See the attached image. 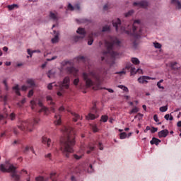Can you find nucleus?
<instances>
[{
	"mask_svg": "<svg viewBox=\"0 0 181 181\" xmlns=\"http://www.w3.org/2000/svg\"><path fill=\"white\" fill-rule=\"evenodd\" d=\"M88 37V46H91V45L94 43V38H93V34H89Z\"/></svg>",
	"mask_w": 181,
	"mask_h": 181,
	"instance_id": "nucleus-29",
	"label": "nucleus"
},
{
	"mask_svg": "<svg viewBox=\"0 0 181 181\" xmlns=\"http://www.w3.org/2000/svg\"><path fill=\"white\" fill-rule=\"evenodd\" d=\"M112 25L114 28L116 29V32H118V30H120L122 33H127V35H129V30H131V26L129 25L126 26H122L121 25V20L119 18H117L116 20H114L112 21Z\"/></svg>",
	"mask_w": 181,
	"mask_h": 181,
	"instance_id": "nucleus-8",
	"label": "nucleus"
},
{
	"mask_svg": "<svg viewBox=\"0 0 181 181\" xmlns=\"http://www.w3.org/2000/svg\"><path fill=\"white\" fill-rule=\"evenodd\" d=\"M127 136H128V135L127 134L126 132H122L119 134V139H125Z\"/></svg>",
	"mask_w": 181,
	"mask_h": 181,
	"instance_id": "nucleus-38",
	"label": "nucleus"
},
{
	"mask_svg": "<svg viewBox=\"0 0 181 181\" xmlns=\"http://www.w3.org/2000/svg\"><path fill=\"white\" fill-rule=\"evenodd\" d=\"M36 124H39V119L24 120L19 122L18 128L21 129V131H28L29 132H32L35 129V125H36Z\"/></svg>",
	"mask_w": 181,
	"mask_h": 181,
	"instance_id": "nucleus-5",
	"label": "nucleus"
},
{
	"mask_svg": "<svg viewBox=\"0 0 181 181\" xmlns=\"http://www.w3.org/2000/svg\"><path fill=\"white\" fill-rule=\"evenodd\" d=\"M55 72L53 70H49L47 74V76L49 78H52V77L54 76Z\"/></svg>",
	"mask_w": 181,
	"mask_h": 181,
	"instance_id": "nucleus-37",
	"label": "nucleus"
},
{
	"mask_svg": "<svg viewBox=\"0 0 181 181\" xmlns=\"http://www.w3.org/2000/svg\"><path fill=\"white\" fill-rule=\"evenodd\" d=\"M54 124L55 125H61L62 124V117L60 115L56 113L54 115Z\"/></svg>",
	"mask_w": 181,
	"mask_h": 181,
	"instance_id": "nucleus-22",
	"label": "nucleus"
},
{
	"mask_svg": "<svg viewBox=\"0 0 181 181\" xmlns=\"http://www.w3.org/2000/svg\"><path fill=\"white\" fill-rule=\"evenodd\" d=\"M36 100L33 99L30 101V105H31V108L32 110H35V106L36 105Z\"/></svg>",
	"mask_w": 181,
	"mask_h": 181,
	"instance_id": "nucleus-40",
	"label": "nucleus"
},
{
	"mask_svg": "<svg viewBox=\"0 0 181 181\" xmlns=\"http://www.w3.org/2000/svg\"><path fill=\"white\" fill-rule=\"evenodd\" d=\"M46 100H47L48 104H50V105H52L51 107V110H52V112H56V109L54 108V102H53V98H52V96L47 95L46 97Z\"/></svg>",
	"mask_w": 181,
	"mask_h": 181,
	"instance_id": "nucleus-18",
	"label": "nucleus"
},
{
	"mask_svg": "<svg viewBox=\"0 0 181 181\" xmlns=\"http://www.w3.org/2000/svg\"><path fill=\"white\" fill-rule=\"evenodd\" d=\"M68 9L69 11H74V6H73V5H71V4L69 3V4H68Z\"/></svg>",
	"mask_w": 181,
	"mask_h": 181,
	"instance_id": "nucleus-54",
	"label": "nucleus"
},
{
	"mask_svg": "<svg viewBox=\"0 0 181 181\" xmlns=\"http://www.w3.org/2000/svg\"><path fill=\"white\" fill-rule=\"evenodd\" d=\"M95 148L93 144H89L88 146L84 144H81L80 150L76 154H74V159L79 160V159H81L84 156L86 149H88L86 151V153L90 154L91 151H94Z\"/></svg>",
	"mask_w": 181,
	"mask_h": 181,
	"instance_id": "nucleus-6",
	"label": "nucleus"
},
{
	"mask_svg": "<svg viewBox=\"0 0 181 181\" xmlns=\"http://www.w3.org/2000/svg\"><path fill=\"white\" fill-rule=\"evenodd\" d=\"M10 119H11V121H13L15 119V114L14 113H11L10 115Z\"/></svg>",
	"mask_w": 181,
	"mask_h": 181,
	"instance_id": "nucleus-64",
	"label": "nucleus"
},
{
	"mask_svg": "<svg viewBox=\"0 0 181 181\" xmlns=\"http://www.w3.org/2000/svg\"><path fill=\"white\" fill-rule=\"evenodd\" d=\"M160 142H162V141L160 139L153 137L152 139V140L150 141V144H151V145L158 146V145H159V144H160Z\"/></svg>",
	"mask_w": 181,
	"mask_h": 181,
	"instance_id": "nucleus-27",
	"label": "nucleus"
},
{
	"mask_svg": "<svg viewBox=\"0 0 181 181\" xmlns=\"http://www.w3.org/2000/svg\"><path fill=\"white\" fill-rule=\"evenodd\" d=\"M126 71H120L118 72H116V74H119L120 76H122V74H126Z\"/></svg>",
	"mask_w": 181,
	"mask_h": 181,
	"instance_id": "nucleus-62",
	"label": "nucleus"
},
{
	"mask_svg": "<svg viewBox=\"0 0 181 181\" xmlns=\"http://www.w3.org/2000/svg\"><path fill=\"white\" fill-rule=\"evenodd\" d=\"M139 112V108L137 107H134L130 112L129 114H136V112Z\"/></svg>",
	"mask_w": 181,
	"mask_h": 181,
	"instance_id": "nucleus-36",
	"label": "nucleus"
},
{
	"mask_svg": "<svg viewBox=\"0 0 181 181\" xmlns=\"http://www.w3.org/2000/svg\"><path fill=\"white\" fill-rule=\"evenodd\" d=\"M91 112L92 113H89L88 116H86V119H95V118H98V115L97 114V107L95 105H93Z\"/></svg>",
	"mask_w": 181,
	"mask_h": 181,
	"instance_id": "nucleus-12",
	"label": "nucleus"
},
{
	"mask_svg": "<svg viewBox=\"0 0 181 181\" xmlns=\"http://www.w3.org/2000/svg\"><path fill=\"white\" fill-rule=\"evenodd\" d=\"M67 111H68V112H70V114H71V115H73L74 121H75V122H76V121H78V119H83V117H80V115H78L74 112H71L69 110H68Z\"/></svg>",
	"mask_w": 181,
	"mask_h": 181,
	"instance_id": "nucleus-23",
	"label": "nucleus"
},
{
	"mask_svg": "<svg viewBox=\"0 0 181 181\" xmlns=\"http://www.w3.org/2000/svg\"><path fill=\"white\" fill-rule=\"evenodd\" d=\"M45 157L46 159H49V160H52V153H48L47 154H45Z\"/></svg>",
	"mask_w": 181,
	"mask_h": 181,
	"instance_id": "nucleus-50",
	"label": "nucleus"
},
{
	"mask_svg": "<svg viewBox=\"0 0 181 181\" xmlns=\"http://www.w3.org/2000/svg\"><path fill=\"white\" fill-rule=\"evenodd\" d=\"M76 33L81 35H76L73 37V40L75 42H78L79 40H81V39H84V37H86V30L84 28H78V30H76Z\"/></svg>",
	"mask_w": 181,
	"mask_h": 181,
	"instance_id": "nucleus-11",
	"label": "nucleus"
},
{
	"mask_svg": "<svg viewBox=\"0 0 181 181\" xmlns=\"http://www.w3.org/2000/svg\"><path fill=\"white\" fill-rule=\"evenodd\" d=\"M25 103H26V98H23L20 103H17L18 107H19V108L22 107V105H23V104H25Z\"/></svg>",
	"mask_w": 181,
	"mask_h": 181,
	"instance_id": "nucleus-39",
	"label": "nucleus"
},
{
	"mask_svg": "<svg viewBox=\"0 0 181 181\" xmlns=\"http://www.w3.org/2000/svg\"><path fill=\"white\" fill-rule=\"evenodd\" d=\"M105 46L107 47V51L103 52L102 61L107 60L108 56H110L112 60L119 57L121 54L115 51L121 47V41L118 38L113 36L107 37V39L105 40Z\"/></svg>",
	"mask_w": 181,
	"mask_h": 181,
	"instance_id": "nucleus-2",
	"label": "nucleus"
},
{
	"mask_svg": "<svg viewBox=\"0 0 181 181\" xmlns=\"http://www.w3.org/2000/svg\"><path fill=\"white\" fill-rule=\"evenodd\" d=\"M171 4L175 5L177 9H181V3L179 0H171Z\"/></svg>",
	"mask_w": 181,
	"mask_h": 181,
	"instance_id": "nucleus-28",
	"label": "nucleus"
},
{
	"mask_svg": "<svg viewBox=\"0 0 181 181\" xmlns=\"http://www.w3.org/2000/svg\"><path fill=\"white\" fill-rule=\"evenodd\" d=\"M38 105L41 108V110H40L38 112H44L45 115H47V114H49V109H47V107L43 105V103H42V101L40 100L38 101Z\"/></svg>",
	"mask_w": 181,
	"mask_h": 181,
	"instance_id": "nucleus-17",
	"label": "nucleus"
},
{
	"mask_svg": "<svg viewBox=\"0 0 181 181\" xmlns=\"http://www.w3.org/2000/svg\"><path fill=\"white\" fill-rule=\"evenodd\" d=\"M23 173H25V175H27V177L25 178V181H30V175H29V174H28V171H26V170H22L21 172V175H23Z\"/></svg>",
	"mask_w": 181,
	"mask_h": 181,
	"instance_id": "nucleus-32",
	"label": "nucleus"
},
{
	"mask_svg": "<svg viewBox=\"0 0 181 181\" xmlns=\"http://www.w3.org/2000/svg\"><path fill=\"white\" fill-rule=\"evenodd\" d=\"M33 93H34L33 90H29L28 94V97L29 98H30V97H32L33 95Z\"/></svg>",
	"mask_w": 181,
	"mask_h": 181,
	"instance_id": "nucleus-56",
	"label": "nucleus"
},
{
	"mask_svg": "<svg viewBox=\"0 0 181 181\" xmlns=\"http://www.w3.org/2000/svg\"><path fill=\"white\" fill-rule=\"evenodd\" d=\"M54 86L58 87L57 95L62 97L64 93V90H69L70 87V77L66 76L63 81L59 82L57 85L55 83H49L47 88L48 90H52Z\"/></svg>",
	"mask_w": 181,
	"mask_h": 181,
	"instance_id": "nucleus-4",
	"label": "nucleus"
},
{
	"mask_svg": "<svg viewBox=\"0 0 181 181\" xmlns=\"http://www.w3.org/2000/svg\"><path fill=\"white\" fill-rule=\"evenodd\" d=\"M78 83H80V79L78 78L74 80V86H77V84H78Z\"/></svg>",
	"mask_w": 181,
	"mask_h": 181,
	"instance_id": "nucleus-58",
	"label": "nucleus"
},
{
	"mask_svg": "<svg viewBox=\"0 0 181 181\" xmlns=\"http://www.w3.org/2000/svg\"><path fill=\"white\" fill-rule=\"evenodd\" d=\"M8 117V114H5L4 115H0V122H2V119H5Z\"/></svg>",
	"mask_w": 181,
	"mask_h": 181,
	"instance_id": "nucleus-52",
	"label": "nucleus"
},
{
	"mask_svg": "<svg viewBox=\"0 0 181 181\" xmlns=\"http://www.w3.org/2000/svg\"><path fill=\"white\" fill-rule=\"evenodd\" d=\"M132 13H134V10H130L124 14V16L126 18H128V16H131V15H132Z\"/></svg>",
	"mask_w": 181,
	"mask_h": 181,
	"instance_id": "nucleus-48",
	"label": "nucleus"
},
{
	"mask_svg": "<svg viewBox=\"0 0 181 181\" xmlns=\"http://www.w3.org/2000/svg\"><path fill=\"white\" fill-rule=\"evenodd\" d=\"M148 80H155V78H152L148 76H141L137 79L140 84H148Z\"/></svg>",
	"mask_w": 181,
	"mask_h": 181,
	"instance_id": "nucleus-14",
	"label": "nucleus"
},
{
	"mask_svg": "<svg viewBox=\"0 0 181 181\" xmlns=\"http://www.w3.org/2000/svg\"><path fill=\"white\" fill-rule=\"evenodd\" d=\"M28 88H30L29 86H28L26 85H23L21 86V91H26L28 90Z\"/></svg>",
	"mask_w": 181,
	"mask_h": 181,
	"instance_id": "nucleus-51",
	"label": "nucleus"
},
{
	"mask_svg": "<svg viewBox=\"0 0 181 181\" xmlns=\"http://www.w3.org/2000/svg\"><path fill=\"white\" fill-rule=\"evenodd\" d=\"M169 134V130L163 129L158 133L159 138H166Z\"/></svg>",
	"mask_w": 181,
	"mask_h": 181,
	"instance_id": "nucleus-20",
	"label": "nucleus"
},
{
	"mask_svg": "<svg viewBox=\"0 0 181 181\" xmlns=\"http://www.w3.org/2000/svg\"><path fill=\"white\" fill-rule=\"evenodd\" d=\"M42 142L44 144V145H47V146H50V144L52 143V141L50 139H48L46 136H43L42 139Z\"/></svg>",
	"mask_w": 181,
	"mask_h": 181,
	"instance_id": "nucleus-26",
	"label": "nucleus"
},
{
	"mask_svg": "<svg viewBox=\"0 0 181 181\" xmlns=\"http://www.w3.org/2000/svg\"><path fill=\"white\" fill-rule=\"evenodd\" d=\"M100 121H102V122H107L108 121V116L103 115L101 117Z\"/></svg>",
	"mask_w": 181,
	"mask_h": 181,
	"instance_id": "nucleus-41",
	"label": "nucleus"
},
{
	"mask_svg": "<svg viewBox=\"0 0 181 181\" xmlns=\"http://www.w3.org/2000/svg\"><path fill=\"white\" fill-rule=\"evenodd\" d=\"M26 83L28 85L30 88H32L36 86V82L33 78H28L26 81Z\"/></svg>",
	"mask_w": 181,
	"mask_h": 181,
	"instance_id": "nucleus-24",
	"label": "nucleus"
},
{
	"mask_svg": "<svg viewBox=\"0 0 181 181\" xmlns=\"http://www.w3.org/2000/svg\"><path fill=\"white\" fill-rule=\"evenodd\" d=\"M133 5L138 8H143L144 9H146L149 5V3H148L146 1H141L139 2H134Z\"/></svg>",
	"mask_w": 181,
	"mask_h": 181,
	"instance_id": "nucleus-15",
	"label": "nucleus"
},
{
	"mask_svg": "<svg viewBox=\"0 0 181 181\" xmlns=\"http://www.w3.org/2000/svg\"><path fill=\"white\" fill-rule=\"evenodd\" d=\"M160 111L161 112H166L168 111V106H163L160 107Z\"/></svg>",
	"mask_w": 181,
	"mask_h": 181,
	"instance_id": "nucleus-45",
	"label": "nucleus"
},
{
	"mask_svg": "<svg viewBox=\"0 0 181 181\" xmlns=\"http://www.w3.org/2000/svg\"><path fill=\"white\" fill-rule=\"evenodd\" d=\"M35 180L36 181H47V179H45V177L40 176V177H37L35 178Z\"/></svg>",
	"mask_w": 181,
	"mask_h": 181,
	"instance_id": "nucleus-47",
	"label": "nucleus"
},
{
	"mask_svg": "<svg viewBox=\"0 0 181 181\" xmlns=\"http://www.w3.org/2000/svg\"><path fill=\"white\" fill-rule=\"evenodd\" d=\"M90 35H93V36H95V37H98V36H100L101 35V33L100 31L95 32L94 33H90Z\"/></svg>",
	"mask_w": 181,
	"mask_h": 181,
	"instance_id": "nucleus-53",
	"label": "nucleus"
},
{
	"mask_svg": "<svg viewBox=\"0 0 181 181\" xmlns=\"http://www.w3.org/2000/svg\"><path fill=\"white\" fill-rule=\"evenodd\" d=\"M153 46L156 49H160L162 45L159 42H153Z\"/></svg>",
	"mask_w": 181,
	"mask_h": 181,
	"instance_id": "nucleus-46",
	"label": "nucleus"
},
{
	"mask_svg": "<svg viewBox=\"0 0 181 181\" xmlns=\"http://www.w3.org/2000/svg\"><path fill=\"white\" fill-rule=\"evenodd\" d=\"M118 87H119V88H121L122 90H123V91H125L126 93H128V91H129V90H128L127 86H124L122 85H120Z\"/></svg>",
	"mask_w": 181,
	"mask_h": 181,
	"instance_id": "nucleus-43",
	"label": "nucleus"
},
{
	"mask_svg": "<svg viewBox=\"0 0 181 181\" xmlns=\"http://www.w3.org/2000/svg\"><path fill=\"white\" fill-rule=\"evenodd\" d=\"M61 131L64 135L60 141L61 151L65 155L66 158H69V153H71L74 151L73 147L76 144L74 136H73L74 130L71 127L63 126Z\"/></svg>",
	"mask_w": 181,
	"mask_h": 181,
	"instance_id": "nucleus-1",
	"label": "nucleus"
},
{
	"mask_svg": "<svg viewBox=\"0 0 181 181\" xmlns=\"http://www.w3.org/2000/svg\"><path fill=\"white\" fill-rule=\"evenodd\" d=\"M132 62L133 63V64H139V63H141V62L139 61V59L136 57H132L131 59Z\"/></svg>",
	"mask_w": 181,
	"mask_h": 181,
	"instance_id": "nucleus-33",
	"label": "nucleus"
},
{
	"mask_svg": "<svg viewBox=\"0 0 181 181\" xmlns=\"http://www.w3.org/2000/svg\"><path fill=\"white\" fill-rule=\"evenodd\" d=\"M141 26V21L140 20H136L134 21L133 25H132V30H133V34L132 35L135 38V39H139L141 37V33H142V30H139V34L135 33V30L137 29V26Z\"/></svg>",
	"mask_w": 181,
	"mask_h": 181,
	"instance_id": "nucleus-9",
	"label": "nucleus"
},
{
	"mask_svg": "<svg viewBox=\"0 0 181 181\" xmlns=\"http://www.w3.org/2000/svg\"><path fill=\"white\" fill-rule=\"evenodd\" d=\"M98 148H99L100 151H103L104 147H103V144L101 142H99Z\"/></svg>",
	"mask_w": 181,
	"mask_h": 181,
	"instance_id": "nucleus-63",
	"label": "nucleus"
},
{
	"mask_svg": "<svg viewBox=\"0 0 181 181\" xmlns=\"http://www.w3.org/2000/svg\"><path fill=\"white\" fill-rule=\"evenodd\" d=\"M171 67L173 70H177V69H179V66H177V62H172Z\"/></svg>",
	"mask_w": 181,
	"mask_h": 181,
	"instance_id": "nucleus-35",
	"label": "nucleus"
},
{
	"mask_svg": "<svg viewBox=\"0 0 181 181\" xmlns=\"http://www.w3.org/2000/svg\"><path fill=\"white\" fill-rule=\"evenodd\" d=\"M29 151H31V152H33V153H35V149H33V147L29 146H27L25 147L23 152H25V153H26V152H29Z\"/></svg>",
	"mask_w": 181,
	"mask_h": 181,
	"instance_id": "nucleus-30",
	"label": "nucleus"
},
{
	"mask_svg": "<svg viewBox=\"0 0 181 181\" xmlns=\"http://www.w3.org/2000/svg\"><path fill=\"white\" fill-rule=\"evenodd\" d=\"M158 132V128L156 127H152V129H151V134H155V132Z\"/></svg>",
	"mask_w": 181,
	"mask_h": 181,
	"instance_id": "nucleus-57",
	"label": "nucleus"
},
{
	"mask_svg": "<svg viewBox=\"0 0 181 181\" xmlns=\"http://www.w3.org/2000/svg\"><path fill=\"white\" fill-rule=\"evenodd\" d=\"M49 18L54 22L59 21V14L57 13H54L53 11L49 12Z\"/></svg>",
	"mask_w": 181,
	"mask_h": 181,
	"instance_id": "nucleus-19",
	"label": "nucleus"
},
{
	"mask_svg": "<svg viewBox=\"0 0 181 181\" xmlns=\"http://www.w3.org/2000/svg\"><path fill=\"white\" fill-rule=\"evenodd\" d=\"M27 53H28V54H29L30 57H32L34 52H33V51H31L30 49H27Z\"/></svg>",
	"mask_w": 181,
	"mask_h": 181,
	"instance_id": "nucleus-55",
	"label": "nucleus"
},
{
	"mask_svg": "<svg viewBox=\"0 0 181 181\" xmlns=\"http://www.w3.org/2000/svg\"><path fill=\"white\" fill-rule=\"evenodd\" d=\"M13 91H14L16 95L21 96V88H19V85L16 84L15 86L12 88Z\"/></svg>",
	"mask_w": 181,
	"mask_h": 181,
	"instance_id": "nucleus-25",
	"label": "nucleus"
},
{
	"mask_svg": "<svg viewBox=\"0 0 181 181\" xmlns=\"http://www.w3.org/2000/svg\"><path fill=\"white\" fill-rule=\"evenodd\" d=\"M126 69H127V70H131L132 74H133V73H134V74H136V73H142V69H136L135 67H134V65H132V64H131L130 62H128L126 64Z\"/></svg>",
	"mask_w": 181,
	"mask_h": 181,
	"instance_id": "nucleus-13",
	"label": "nucleus"
},
{
	"mask_svg": "<svg viewBox=\"0 0 181 181\" xmlns=\"http://www.w3.org/2000/svg\"><path fill=\"white\" fill-rule=\"evenodd\" d=\"M66 71H68V73H69V74H73V76H74L75 77H77V76H78V69L73 66L67 67Z\"/></svg>",
	"mask_w": 181,
	"mask_h": 181,
	"instance_id": "nucleus-16",
	"label": "nucleus"
},
{
	"mask_svg": "<svg viewBox=\"0 0 181 181\" xmlns=\"http://www.w3.org/2000/svg\"><path fill=\"white\" fill-rule=\"evenodd\" d=\"M139 117V119H142V117H144V114L142 113H138L137 115L134 116V119H136V117Z\"/></svg>",
	"mask_w": 181,
	"mask_h": 181,
	"instance_id": "nucleus-49",
	"label": "nucleus"
},
{
	"mask_svg": "<svg viewBox=\"0 0 181 181\" xmlns=\"http://www.w3.org/2000/svg\"><path fill=\"white\" fill-rule=\"evenodd\" d=\"M62 66H71V63L70 62V61H64L62 63Z\"/></svg>",
	"mask_w": 181,
	"mask_h": 181,
	"instance_id": "nucleus-44",
	"label": "nucleus"
},
{
	"mask_svg": "<svg viewBox=\"0 0 181 181\" xmlns=\"http://www.w3.org/2000/svg\"><path fill=\"white\" fill-rule=\"evenodd\" d=\"M78 60H81L82 62H86V58L84 56H79L77 57Z\"/></svg>",
	"mask_w": 181,
	"mask_h": 181,
	"instance_id": "nucleus-59",
	"label": "nucleus"
},
{
	"mask_svg": "<svg viewBox=\"0 0 181 181\" xmlns=\"http://www.w3.org/2000/svg\"><path fill=\"white\" fill-rule=\"evenodd\" d=\"M54 37L51 40L52 43H57L59 42V36L60 35V33L59 31L54 30Z\"/></svg>",
	"mask_w": 181,
	"mask_h": 181,
	"instance_id": "nucleus-21",
	"label": "nucleus"
},
{
	"mask_svg": "<svg viewBox=\"0 0 181 181\" xmlns=\"http://www.w3.org/2000/svg\"><path fill=\"white\" fill-rule=\"evenodd\" d=\"M110 28L109 25H105L102 29V32H110Z\"/></svg>",
	"mask_w": 181,
	"mask_h": 181,
	"instance_id": "nucleus-42",
	"label": "nucleus"
},
{
	"mask_svg": "<svg viewBox=\"0 0 181 181\" xmlns=\"http://www.w3.org/2000/svg\"><path fill=\"white\" fill-rule=\"evenodd\" d=\"M0 170L1 172H11L12 173V178L15 181L21 180V176L16 174V168L13 166V165H5L4 164H0Z\"/></svg>",
	"mask_w": 181,
	"mask_h": 181,
	"instance_id": "nucleus-7",
	"label": "nucleus"
},
{
	"mask_svg": "<svg viewBox=\"0 0 181 181\" xmlns=\"http://www.w3.org/2000/svg\"><path fill=\"white\" fill-rule=\"evenodd\" d=\"M95 160H94L92 163H84L82 168L85 172H87L88 173H94V163H95Z\"/></svg>",
	"mask_w": 181,
	"mask_h": 181,
	"instance_id": "nucleus-10",
	"label": "nucleus"
},
{
	"mask_svg": "<svg viewBox=\"0 0 181 181\" xmlns=\"http://www.w3.org/2000/svg\"><path fill=\"white\" fill-rule=\"evenodd\" d=\"M74 8L75 11H80V4H76Z\"/></svg>",
	"mask_w": 181,
	"mask_h": 181,
	"instance_id": "nucleus-60",
	"label": "nucleus"
},
{
	"mask_svg": "<svg viewBox=\"0 0 181 181\" xmlns=\"http://www.w3.org/2000/svg\"><path fill=\"white\" fill-rule=\"evenodd\" d=\"M7 8L8 11H13L15 8H19V6H18V4H11V5H8Z\"/></svg>",
	"mask_w": 181,
	"mask_h": 181,
	"instance_id": "nucleus-31",
	"label": "nucleus"
},
{
	"mask_svg": "<svg viewBox=\"0 0 181 181\" xmlns=\"http://www.w3.org/2000/svg\"><path fill=\"white\" fill-rule=\"evenodd\" d=\"M153 119L156 122H159V118L158 117V115H154Z\"/></svg>",
	"mask_w": 181,
	"mask_h": 181,
	"instance_id": "nucleus-61",
	"label": "nucleus"
},
{
	"mask_svg": "<svg viewBox=\"0 0 181 181\" xmlns=\"http://www.w3.org/2000/svg\"><path fill=\"white\" fill-rule=\"evenodd\" d=\"M165 119H166L167 121H173V116L167 114L164 116Z\"/></svg>",
	"mask_w": 181,
	"mask_h": 181,
	"instance_id": "nucleus-34",
	"label": "nucleus"
},
{
	"mask_svg": "<svg viewBox=\"0 0 181 181\" xmlns=\"http://www.w3.org/2000/svg\"><path fill=\"white\" fill-rule=\"evenodd\" d=\"M82 78L85 81L86 87H91L96 84V86L93 87V90H101V76L95 71L83 72Z\"/></svg>",
	"mask_w": 181,
	"mask_h": 181,
	"instance_id": "nucleus-3",
	"label": "nucleus"
}]
</instances>
